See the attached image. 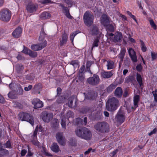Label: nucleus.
Wrapping results in <instances>:
<instances>
[{
  "mask_svg": "<svg viewBox=\"0 0 157 157\" xmlns=\"http://www.w3.org/2000/svg\"><path fill=\"white\" fill-rule=\"evenodd\" d=\"M45 35L46 34L44 32V28L43 27L40 32L39 40H40V39L42 40V39H44Z\"/></svg>",
  "mask_w": 157,
  "mask_h": 157,
  "instance_id": "obj_40",
  "label": "nucleus"
},
{
  "mask_svg": "<svg viewBox=\"0 0 157 157\" xmlns=\"http://www.w3.org/2000/svg\"><path fill=\"white\" fill-rule=\"evenodd\" d=\"M70 64L74 67L77 66L78 65V61L77 60H72Z\"/></svg>",
  "mask_w": 157,
  "mask_h": 157,
  "instance_id": "obj_52",
  "label": "nucleus"
},
{
  "mask_svg": "<svg viewBox=\"0 0 157 157\" xmlns=\"http://www.w3.org/2000/svg\"><path fill=\"white\" fill-rule=\"evenodd\" d=\"M30 49H29L27 47L24 46V49L22 51V52L25 54L29 55L30 51Z\"/></svg>",
  "mask_w": 157,
  "mask_h": 157,
  "instance_id": "obj_43",
  "label": "nucleus"
},
{
  "mask_svg": "<svg viewBox=\"0 0 157 157\" xmlns=\"http://www.w3.org/2000/svg\"><path fill=\"white\" fill-rule=\"evenodd\" d=\"M154 97V100L155 102H157V90H155V91H152V92Z\"/></svg>",
  "mask_w": 157,
  "mask_h": 157,
  "instance_id": "obj_48",
  "label": "nucleus"
},
{
  "mask_svg": "<svg viewBox=\"0 0 157 157\" xmlns=\"http://www.w3.org/2000/svg\"><path fill=\"white\" fill-rule=\"evenodd\" d=\"M32 103L34 105V108L35 109L41 108L43 106V102L38 98L34 99L33 100Z\"/></svg>",
  "mask_w": 157,
  "mask_h": 157,
  "instance_id": "obj_15",
  "label": "nucleus"
},
{
  "mask_svg": "<svg viewBox=\"0 0 157 157\" xmlns=\"http://www.w3.org/2000/svg\"><path fill=\"white\" fill-rule=\"evenodd\" d=\"M113 75L112 71H105L102 72L101 74V77L104 78H109Z\"/></svg>",
  "mask_w": 157,
  "mask_h": 157,
  "instance_id": "obj_25",
  "label": "nucleus"
},
{
  "mask_svg": "<svg viewBox=\"0 0 157 157\" xmlns=\"http://www.w3.org/2000/svg\"><path fill=\"white\" fill-rule=\"evenodd\" d=\"M51 149L52 151L55 153H58L60 151L59 146L56 143H53L51 147Z\"/></svg>",
  "mask_w": 157,
  "mask_h": 157,
  "instance_id": "obj_27",
  "label": "nucleus"
},
{
  "mask_svg": "<svg viewBox=\"0 0 157 157\" xmlns=\"http://www.w3.org/2000/svg\"><path fill=\"white\" fill-rule=\"evenodd\" d=\"M107 69H111L114 67V62L111 60H108L107 61Z\"/></svg>",
  "mask_w": 157,
  "mask_h": 157,
  "instance_id": "obj_34",
  "label": "nucleus"
},
{
  "mask_svg": "<svg viewBox=\"0 0 157 157\" xmlns=\"http://www.w3.org/2000/svg\"><path fill=\"white\" fill-rule=\"evenodd\" d=\"M17 92L18 94L20 95H21L23 94V90L21 87H20L18 88Z\"/></svg>",
  "mask_w": 157,
  "mask_h": 157,
  "instance_id": "obj_55",
  "label": "nucleus"
},
{
  "mask_svg": "<svg viewBox=\"0 0 157 157\" xmlns=\"http://www.w3.org/2000/svg\"><path fill=\"white\" fill-rule=\"evenodd\" d=\"M68 106L70 108H72L73 106V99L71 97L69 98H68Z\"/></svg>",
  "mask_w": 157,
  "mask_h": 157,
  "instance_id": "obj_45",
  "label": "nucleus"
},
{
  "mask_svg": "<svg viewBox=\"0 0 157 157\" xmlns=\"http://www.w3.org/2000/svg\"><path fill=\"white\" fill-rule=\"evenodd\" d=\"M47 44V41L44 40L42 42L37 44H32L31 47L32 50L34 51H38L42 50L45 47Z\"/></svg>",
  "mask_w": 157,
  "mask_h": 157,
  "instance_id": "obj_8",
  "label": "nucleus"
},
{
  "mask_svg": "<svg viewBox=\"0 0 157 157\" xmlns=\"http://www.w3.org/2000/svg\"><path fill=\"white\" fill-rule=\"evenodd\" d=\"M99 42V39L97 37L95 39L92 44V48L94 47H98V46Z\"/></svg>",
  "mask_w": 157,
  "mask_h": 157,
  "instance_id": "obj_38",
  "label": "nucleus"
},
{
  "mask_svg": "<svg viewBox=\"0 0 157 157\" xmlns=\"http://www.w3.org/2000/svg\"><path fill=\"white\" fill-rule=\"evenodd\" d=\"M69 144L72 147H75L77 145V140L74 138H70L68 141Z\"/></svg>",
  "mask_w": 157,
  "mask_h": 157,
  "instance_id": "obj_32",
  "label": "nucleus"
},
{
  "mask_svg": "<svg viewBox=\"0 0 157 157\" xmlns=\"http://www.w3.org/2000/svg\"><path fill=\"white\" fill-rule=\"evenodd\" d=\"M11 12L7 8H3L0 10V20L5 22L9 21L11 18Z\"/></svg>",
  "mask_w": 157,
  "mask_h": 157,
  "instance_id": "obj_4",
  "label": "nucleus"
},
{
  "mask_svg": "<svg viewBox=\"0 0 157 157\" xmlns=\"http://www.w3.org/2000/svg\"><path fill=\"white\" fill-rule=\"evenodd\" d=\"M128 52L132 61L133 62H136L138 60L136 52L132 48H130L128 49Z\"/></svg>",
  "mask_w": 157,
  "mask_h": 157,
  "instance_id": "obj_12",
  "label": "nucleus"
},
{
  "mask_svg": "<svg viewBox=\"0 0 157 157\" xmlns=\"http://www.w3.org/2000/svg\"><path fill=\"white\" fill-rule=\"evenodd\" d=\"M5 102V100L4 98L0 94V103H4Z\"/></svg>",
  "mask_w": 157,
  "mask_h": 157,
  "instance_id": "obj_59",
  "label": "nucleus"
},
{
  "mask_svg": "<svg viewBox=\"0 0 157 157\" xmlns=\"http://www.w3.org/2000/svg\"><path fill=\"white\" fill-rule=\"evenodd\" d=\"M123 38L122 33L119 31H117L114 34L113 41L114 43L121 42Z\"/></svg>",
  "mask_w": 157,
  "mask_h": 157,
  "instance_id": "obj_14",
  "label": "nucleus"
},
{
  "mask_svg": "<svg viewBox=\"0 0 157 157\" xmlns=\"http://www.w3.org/2000/svg\"><path fill=\"white\" fill-rule=\"evenodd\" d=\"M61 124L62 125V127L63 128H66V122L63 121V119L61 120Z\"/></svg>",
  "mask_w": 157,
  "mask_h": 157,
  "instance_id": "obj_57",
  "label": "nucleus"
},
{
  "mask_svg": "<svg viewBox=\"0 0 157 157\" xmlns=\"http://www.w3.org/2000/svg\"><path fill=\"white\" fill-rule=\"evenodd\" d=\"M8 95L9 98L12 99H14L15 97V91L12 90L10 91L8 94Z\"/></svg>",
  "mask_w": 157,
  "mask_h": 157,
  "instance_id": "obj_39",
  "label": "nucleus"
},
{
  "mask_svg": "<svg viewBox=\"0 0 157 157\" xmlns=\"http://www.w3.org/2000/svg\"><path fill=\"white\" fill-rule=\"evenodd\" d=\"M51 124L52 127L55 129L58 128L59 125V120L56 118H54L51 122Z\"/></svg>",
  "mask_w": 157,
  "mask_h": 157,
  "instance_id": "obj_29",
  "label": "nucleus"
},
{
  "mask_svg": "<svg viewBox=\"0 0 157 157\" xmlns=\"http://www.w3.org/2000/svg\"><path fill=\"white\" fill-rule=\"evenodd\" d=\"M85 69V66L84 65H83L80 68L79 70V73L82 74L84 72Z\"/></svg>",
  "mask_w": 157,
  "mask_h": 157,
  "instance_id": "obj_53",
  "label": "nucleus"
},
{
  "mask_svg": "<svg viewBox=\"0 0 157 157\" xmlns=\"http://www.w3.org/2000/svg\"><path fill=\"white\" fill-rule=\"evenodd\" d=\"M91 65V62L89 61L87 62L86 64V71L88 72L90 74H92L90 70V67Z\"/></svg>",
  "mask_w": 157,
  "mask_h": 157,
  "instance_id": "obj_36",
  "label": "nucleus"
},
{
  "mask_svg": "<svg viewBox=\"0 0 157 157\" xmlns=\"http://www.w3.org/2000/svg\"><path fill=\"white\" fill-rule=\"evenodd\" d=\"M151 56L152 58V60H154L157 58V53H155L154 52H151Z\"/></svg>",
  "mask_w": 157,
  "mask_h": 157,
  "instance_id": "obj_50",
  "label": "nucleus"
},
{
  "mask_svg": "<svg viewBox=\"0 0 157 157\" xmlns=\"http://www.w3.org/2000/svg\"><path fill=\"white\" fill-rule=\"evenodd\" d=\"M37 132H36V131H34L31 142L33 144L38 147H40V142L38 141L37 140Z\"/></svg>",
  "mask_w": 157,
  "mask_h": 157,
  "instance_id": "obj_16",
  "label": "nucleus"
},
{
  "mask_svg": "<svg viewBox=\"0 0 157 157\" xmlns=\"http://www.w3.org/2000/svg\"><path fill=\"white\" fill-rule=\"evenodd\" d=\"M67 114L68 115H69V117H71L73 115V113L72 112H71L70 111H68L67 112Z\"/></svg>",
  "mask_w": 157,
  "mask_h": 157,
  "instance_id": "obj_64",
  "label": "nucleus"
},
{
  "mask_svg": "<svg viewBox=\"0 0 157 157\" xmlns=\"http://www.w3.org/2000/svg\"><path fill=\"white\" fill-rule=\"evenodd\" d=\"M41 117L43 120L44 122H49L52 118L53 115L52 113H49L47 111H45L42 112Z\"/></svg>",
  "mask_w": 157,
  "mask_h": 157,
  "instance_id": "obj_10",
  "label": "nucleus"
},
{
  "mask_svg": "<svg viewBox=\"0 0 157 157\" xmlns=\"http://www.w3.org/2000/svg\"><path fill=\"white\" fill-rule=\"evenodd\" d=\"M84 94L85 98L90 100H94L97 95L95 91L93 90H90L87 94L84 93Z\"/></svg>",
  "mask_w": 157,
  "mask_h": 157,
  "instance_id": "obj_13",
  "label": "nucleus"
},
{
  "mask_svg": "<svg viewBox=\"0 0 157 157\" xmlns=\"http://www.w3.org/2000/svg\"><path fill=\"white\" fill-rule=\"evenodd\" d=\"M51 16V14L49 13L44 12L41 14L40 17L42 20H45L49 19Z\"/></svg>",
  "mask_w": 157,
  "mask_h": 157,
  "instance_id": "obj_30",
  "label": "nucleus"
},
{
  "mask_svg": "<svg viewBox=\"0 0 157 157\" xmlns=\"http://www.w3.org/2000/svg\"><path fill=\"white\" fill-rule=\"evenodd\" d=\"M107 27V30L108 31L111 32H113L114 31V26L112 24H109L107 26H105Z\"/></svg>",
  "mask_w": 157,
  "mask_h": 157,
  "instance_id": "obj_37",
  "label": "nucleus"
},
{
  "mask_svg": "<svg viewBox=\"0 0 157 157\" xmlns=\"http://www.w3.org/2000/svg\"><path fill=\"white\" fill-rule=\"evenodd\" d=\"M151 27L155 30L157 29V26L153 20L152 19L150 20L149 21Z\"/></svg>",
  "mask_w": 157,
  "mask_h": 157,
  "instance_id": "obj_41",
  "label": "nucleus"
},
{
  "mask_svg": "<svg viewBox=\"0 0 157 157\" xmlns=\"http://www.w3.org/2000/svg\"><path fill=\"white\" fill-rule=\"evenodd\" d=\"M123 94V90L121 87H117L114 92V94L115 96L118 98L121 97Z\"/></svg>",
  "mask_w": 157,
  "mask_h": 157,
  "instance_id": "obj_26",
  "label": "nucleus"
},
{
  "mask_svg": "<svg viewBox=\"0 0 157 157\" xmlns=\"http://www.w3.org/2000/svg\"><path fill=\"white\" fill-rule=\"evenodd\" d=\"M22 31V29L21 27H18L12 33L13 36L15 38H18L21 36Z\"/></svg>",
  "mask_w": 157,
  "mask_h": 157,
  "instance_id": "obj_18",
  "label": "nucleus"
},
{
  "mask_svg": "<svg viewBox=\"0 0 157 157\" xmlns=\"http://www.w3.org/2000/svg\"><path fill=\"white\" fill-rule=\"evenodd\" d=\"M66 16L68 18L72 19L73 18V17L72 16L70 13L69 11L65 13Z\"/></svg>",
  "mask_w": 157,
  "mask_h": 157,
  "instance_id": "obj_60",
  "label": "nucleus"
},
{
  "mask_svg": "<svg viewBox=\"0 0 157 157\" xmlns=\"http://www.w3.org/2000/svg\"><path fill=\"white\" fill-rule=\"evenodd\" d=\"M94 128L101 133H108L109 131V126L105 121L99 122L94 125Z\"/></svg>",
  "mask_w": 157,
  "mask_h": 157,
  "instance_id": "obj_3",
  "label": "nucleus"
},
{
  "mask_svg": "<svg viewBox=\"0 0 157 157\" xmlns=\"http://www.w3.org/2000/svg\"><path fill=\"white\" fill-rule=\"evenodd\" d=\"M136 79L141 89H142L144 86L142 78L141 75L138 73L136 74Z\"/></svg>",
  "mask_w": 157,
  "mask_h": 157,
  "instance_id": "obj_23",
  "label": "nucleus"
},
{
  "mask_svg": "<svg viewBox=\"0 0 157 157\" xmlns=\"http://www.w3.org/2000/svg\"><path fill=\"white\" fill-rule=\"evenodd\" d=\"M119 105V101L117 98L115 97L109 98L106 103V109L109 111H115Z\"/></svg>",
  "mask_w": 157,
  "mask_h": 157,
  "instance_id": "obj_2",
  "label": "nucleus"
},
{
  "mask_svg": "<svg viewBox=\"0 0 157 157\" xmlns=\"http://www.w3.org/2000/svg\"><path fill=\"white\" fill-rule=\"evenodd\" d=\"M76 135L86 140H90L92 137L90 131L85 127L77 128L75 130Z\"/></svg>",
  "mask_w": 157,
  "mask_h": 157,
  "instance_id": "obj_1",
  "label": "nucleus"
},
{
  "mask_svg": "<svg viewBox=\"0 0 157 157\" xmlns=\"http://www.w3.org/2000/svg\"><path fill=\"white\" fill-rule=\"evenodd\" d=\"M117 85L115 83H112L107 88V91L108 93L111 92L114 89H115Z\"/></svg>",
  "mask_w": 157,
  "mask_h": 157,
  "instance_id": "obj_33",
  "label": "nucleus"
},
{
  "mask_svg": "<svg viewBox=\"0 0 157 157\" xmlns=\"http://www.w3.org/2000/svg\"><path fill=\"white\" fill-rule=\"evenodd\" d=\"M136 81L135 78L133 75H130L127 77L125 78V82L128 83L129 82L133 83Z\"/></svg>",
  "mask_w": 157,
  "mask_h": 157,
  "instance_id": "obj_28",
  "label": "nucleus"
},
{
  "mask_svg": "<svg viewBox=\"0 0 157 157\" xmlns=\"http://www.w3.org/2000/svg\"><path fill=\"white\" fill-rule=\"evenodd\" d=\"M157 132V129L155 128L148 133V135L149 136H151V135L153 134L156 133Z\"/></svg>",
  "mask_w": 157,
  "mask_h": 157,
  "instance_id": "obj_56",
  "label": "nucleus"
},
{
  "mask_svg": "<svg viewBox=\"0 0 157 157\" xmlns=\"http://www.w3.org/2000/svg\"><path fill=\"white\" fill-rule=\"evenodd\" d=\"M92 150V149L91 148H89L87 151H86L85 152H84L85 155H87L89 154Z\"/></svg>",
  "mask_w": 157,
  "mask_h": 157,
  "instance_id": "obj_63",
  "label": "nucleus"
},
{
  "mask_svg": "<svg viewBox=\"0 0 157 157\" xmlns=\"http://www.w3.org/2000/svg\"><path fill=\"white\" fill-rule=\"evenodd\" d=\"M101 17V22L104 26H107L109 24V19L108 16L106 14H103L102 15Z\"/></svg>",
  "mask_w": 157,
  "mask_h": 157,
  "instance_id": "obj_21",
  "label": "nucleus"
},
{
  "mask_svg": "<svg viewBox=\"0 0 157 157\" xmlns=\"http://www.w3.org/2000/svg\"><path fill=\"white\" fill-rule=\"evenodd\" d=\"M140 100V97L139 95H135L133 98L134 105L135 108L138 107V103Z\"/></svg>",
  "mask_w": 157,
  "mask_h": 157,
  "instance_id": "obj_31",
  "label": "nucleus"
},
{
  "mask_svg": "<svg viewBox=\"0 0 157 157\" xmlns=\"http://www.w3.org/2000/svg\"><path fill=\"white\" fill-rule=\"evenodd\" d=\"M115 119L118 123L121 124L125 121L124 114L121 110H119L116 115Z\"/></svg>",
  "mask_w": 157,
  "mask_h": 157,
  "instance_id": "obj_11",
  "label": "nucleus"
},
{
  "mask_svg": "<svg viewBox=\"0 0 157 157\" xmlns=\"http://www.w3.org/2000/svg\"><path fill=\"white\" fill-rule=\"evenodd\" d=\"M56 138L57 142L60 145L63 146L65 145L66 140L62 132H58L56 135Z\"/></svg>",
  "mask_w": 157,
  "mask_h": 157,
  "instance_id": "obj_9",
  "label": "nucleus"
},
{
  "mask_svg": "<svg viewBox=\"0 0 157 157\" xmlns=\"http://www.w3.org/2000/svg\"><path fill=\"white\" fill-rule=\"evenodd\" d=\"M27 153V151L25 149H22L21 152V155L22 156H24Z\"/></svg>",
  "mask_w": 157,
  "mask_h": 157,
  "instance_id": "obj_61",
  "label": "nucleus"
},
{
  "mask_svg": "<svg viewBox=\"0 0 157 157\" xmlns=\"http://www.w3.org/2000/svg\"><path fill=\"white\" fill-rule=\"evenodd\" d=\"M59 6L62 8L63 11H64L65 13L69 11V9L67 7L65 6L63 4H60Z\"/></svg>",
  "mask_w": 157,
  "mask_h": 157,
  "instance_id": "obj_42",
  "label": "nucleus"
},
{
  "mask_svg": "<svg viewBox=\"0 0 157 157\" xmlns=\"http://www.w3.org/2000/svg\"><path fill=\"white\" fill-rule=\"evenodd\" d=\"M57 95H59L61 94L62 92V89L60 87H58L57 89Z\"/></svg>",
  "mask_w": 157,
  "mask_h": 157,
  "instance_id": "obj_62",
  "label": "nucleus"
},
{
  "mask_svg": "<svg viewBox=\"0 0 157 157\" xmlns=\"http://www.w3.org/2000/svg\"><path fill=\"white\" fill-rule=\"evenodd\" d=\"M126 52V50L125 48H122L120 51V52L118 55V58L120 59V61L119 62V67H121V64L123 62V59L124 58L125 53Z\"/></svg>",
  "mask_w": 157,
  "mask_h": 157,
  "instance_id": "obj_19",
  "label": "nucleus"
},
{
  "mask_svg": "<svg viewBox=\"0 0 157 157\" xmlns=\"http://www.w3.org/2000/svg\"><path fill=\"white\" fill-rule=\"evenodd\" d=\"M18 116L19 119L22 121H25L29 122L32 126L34 125V118L31 115L28 113L22 112L19 113Z\"/></svg>",
  "mask_w": 157,
  "mask_h": 157,
  "instance_id": "obj_5",
  "label": "nucleus"
},
{
  "mask_svg": "<svg viewBox=\"0 0 157 157\" xmlns=\"http://www.w3.org/2000/svg\"><path fill=\"white\" fill-rule=\"evenodd\" d=\"M3 145L5 146L6 148H12L11 144L9 140L7 141L6 143L3 144Z\"/></svg>",
  "mask_w": 157,
  "mask_h": 157,
  "instance_id": "obj_49",
  "label": "nucleus"
},
{
  "mask_svg": "<svg viewBox=\"0 0 157 157\" xmlns=\"http://www.w3.org/2000/svg\"><path fill=\"white\" fill-rule=\"evenodd\" d=\"M28 55L31 57L34 58L37 57V53L36 52H35L31 50Z\"/></svg>",
  "mask_w": 157,
  "mask_h": 157,
  "instance_id": "obj_46",
  "label": "nucleus"
},
{
  "mask_svg": "<svg viewBox=\"0 0 157 157\" xmlns=\"http://www.w3.org/2000/svg\"><path fill=\"white\" fill-rule=\"evenodd\" d=\"M98 28L96 25H93L91 27L90 32L92 35H97L99 33Z\"/></svg>",
  "mask_w": 157,
  "mask_h": 157,
  "instance_id": "obj_24",
  "label": "nucleus"
},
{
  "mask_svg": "<svg viewBox=\"0 0 157 157\" xmlns=\"http://www.w3.org/2000/svg\"><path fill=\"white\" fill-rule=\"evenodd\" d=\"M78 79L81 81V82L83 81L84 79L85 78L84 77L83 75L82 74H81V73H78Z\"/></svg>",
  "mask_w": 157,
  "mask_h": 157,
  "instance_id": "obj_54",
  "label": "nucleus"
},
{
  "mask_svg": "<svg viewBox=\"0 0 157 157\" xmlns=\"http://www.w3.org/2000/svg\"><path fill=\"white\" fill-rule=\"evenodd\" d=\"M78 33L77 32V31H76L75 32V33H73L71 34L70 38L71 41L73 42L75 37Z\"/></svg>",
  "mask_w": 157,
  "mask_h": 157,
  "instance_id": "obj_44",
  "label": "nucleus"
},
{
  "mask_svg": "<svg viewBox=\"0 0 157 157\" xmlns=\"http://www.w3.org/2000/svg\"><path fill=\"white\" fill-rule=\"evenodd\" d=\"M33 86L32 85H29L28 87H25L24 90L26 91H29L32 89Z\"/></svg>",
  "mask_w": 157,
  "mask_h": 157,
  "instance_id": "obj_58",
  "label": "nucleus"
},
{
  "mask_svg": "<svg viewBox=\"0 0 157 157\" xmlns=\"http://www.w3.org/2000/svg\"><path fill=\"white\" fill-rule=\"evenodd\" d=\"M94 17L89 11H86L83 16V19L85 24L87 26H90L93 23Z\"/></svg>",
  "mask_w": 157,
  "mask_h": 157,
  "instance_id": "obj_6",
  "label": "nucleus"
},
{
  "mask_svg": "<svg viewBox=\"0 0 157 157\" xmlns=\"http://www.w3.org/2000/svg\"><path fill=\"white\" fill-rule=\"evenodd\" d=\"M38 6L34 4H28L26 7V10L28 12L32 13L36 11Z\"/></svg>",
  "mask_w": 157,
  "mask_h": 157,
  "instance_id": "obj_20",
  "label": "nucleus"
},
{
  "mask_svg": "<svg viewBox=\"0 0 157 157\" xmlns=\"http://www.w3.org/2000/svg\"><path fill=\"white\" fill-rule=\"evenodd\" d=\"M68 38V35L66 33H64L62 35V38L59 42L60 46H62L64 44H66Z\"/></svg>",
  "mask_w": 157,
  "mask_h": 157,
  "instance_id": "obj_22",
  "label": "nucleus"
},
{
  "mask_svg": "<svg viewBox=\"0 0 157 157\" xmlns=\"http://www.w3.org/2000/svg\"><path fill=\"white\" fill-rule=\"evenodd\" d=\"M24 69L23 66L21 63L18 64L17 66V69L19 71L23 70Z\"/></svg>",
  "mask_w": 157,
  "mask_h": 157,
  "instance_id": "obj_47",
  "label": "nucleus"
},
{
  "mask_svg": "<svg viewBox=\"0 0 157 157\" xmlns=\"http://www.w3.org/2000/svg\"><path fill=\"white\" fill-rule=\"evenodd\" d=\"M140 42L141 44V48L142 51L145 52L147 51V48L146 47L144 42L141 40H140Z\"/></svg>",
  "mask_w": 157,
  "mask_h": 157,
  "instance_id": "obj_35",
  "label": "nucleus"
},
{
  "mask_svg": "<svg viewBox=\"0 0 157 157\" xmlns=\"http://www.w3.org/2000/svg\"><path fill=\"white\" fill-rule=\"evenodd\" d=\"M136 68L138 71L140 72L142 70L143 67L141 64H139L136 66Z\"/></svg>",
  "mask_w": 157,
  "mask_h": 157,
  "instance_id": "obj_51",
  "label": "nucleus"
},
{
  "mask_svg": "<svg viewBox=\"0 0 157 157\" xmlns=\"http://www.w3.org/2000/svg\"><path fill=\"white\" fill-rule=\"evenodd\" d=\"M42 85L41 83H39L36 84L32 89V93L35 94H40V91L42 90Z\"/></svg>",
  "mask_w": 157,
  "mask_h": 157,
  "instance_id": "obj_17",
  "label": "nucleus"
},
{
  "mask_svg": "<svg viewBox=\"0 0 157 157\" xmlns=\"http://www.w3.org/2000/svg\"><path fill=\"white\" fill-rule=\"evenodd\" d=\"M100 80L99 76L96 74H94L93 77L89 78L87 80L89 84L94 86L98 85L99 83Z\"/></svg>",
  "mask_w": 157,
  "mask_h": 157,
  "instance_id": "obj_7",
  "label": "nucleus"
}]
</instances>
